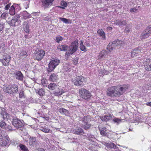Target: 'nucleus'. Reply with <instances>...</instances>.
Listing matches in <instances>:
<instances>
[{
	"instance_id": "obj_1",
	"label": "nucleus",
	"mask_w": 151,
	"mask_h": 151,
	"mask_svg": "<svg viewBox=\"0 0 151 151\" xmlns=\"http://www.w3.org/2000/svg\"><path fill=\"white\" fill-rule=\"evenodd\" d=\"M114 91L113 97H119L122 95L125 91L128 89V86L125 85H123L120 87L114 86Z\"/></svg>"
},
{
	"instance_id": "obj_2",
	"label": "nucleus",
	"mask_w": 151,
	"mask_h": 151,
	"mask_svg": "<svg viewBox=\"0 0 151 151\" xmlns=\"http://www.w3.org/2000/svg\"><path fill=\"white\" fill-rule=\"evenodd\" d=\"M123 42L119 40H117L113 42H110L107 47V48L109 50V52H111L116 47H119L122 46L123 44Z\"/></svg>"
},
{
	"instance_id": "obj_3",
	"label": "nucleus",
	"mask_w": 151,
	"mask_h": 151,
	"mask_svg": "<svg viewBox=\"0 0 151 151\" xmlns=\"http://www.w3.org/2000/svg\"><path fill=\"white\" fill-rule=\"evenodd\" d=\"M78 40H76L72 42L70 46L68 47L67 52L66 54L67 55H72L76 52L78 47Z\"/></svg>"
},
{
	"instance_id": "obj_4",
	"label": "nucleus",
	"mask_w": 151,
	"mask_h": 151,
	"mask_svg": "<svg viewBox=\"0 0 151 151\" xmlns=\"http://www.w3.org/2000/svg\"><path fill=\"white\" fill-rule=\"evenodd\" d=\"M4 91L10 94L16 93L18 91L17 86L15 84L8 85L4 88Z\"/></svg>"
},
{
	"instance_id": "obj_5",
	"label": "nucleus",
	"mask_w": 151,
	"mask_h": 151,
	"mask_svg": "<svg viewBox=\"0 0 151 151\" xmlns=\"http://www.w3.org/2000/svg\"><path fill=\"white\" fill-rule=\"evenodd\" d=\"M79 92L81 97L85 100L89 99L91 96L89 91L84 88H81L79 89Z\"/></svg>"
},
{
	"instance_id": "obj_6",
	"label": "nucleus",
	"mask_w": 151,
	"mask_h": 151,
	"mask_svg": "<svg viewBox=\"0 0 151 151\" xmlns=\"http://www.w3.org/2000/svg\"><path fill=\"white\" fill-rule=\"evenodd\" d=\"M60 62V61L59 60L53 59L49 64V67L47 68L48 71L49 72L52 71Z\"/></svg>"
},
{
	"instance_id": "obj_7",
	"label": "nucleus",
	"mask_w": 151,
	"mask_h": 151,
	"mask_svg": "<svg viewBox=\"0 0 151 151\" xmlns=\"http://www.w3.org/2000/svg\"><path fill=\"white\" fill-rule=\"evenodd\" d=\"M84 78L82 76H77L76 80L73 81V83L77 86H82L84 85Z\"/></svg>"
},
{
	"instance_id": "obj_8",
	"label": "nucleus",
	"mask_w": 151,
	"mask_h": 151,
	"mask_svg": "<svg viewBox=\"0 0 151 151\" xmlns=\"http://www.w3.org/2000/svg\"><path fill=\"white\" fill-rule=\"evenodd\" d=\"M151 35V25L147 27L144 30L140 36V38L143 40L147 38Z\"/></svg>"
},
{
	"instance_id": "obj_9",
	"label": "nucleus",
	"mask_w": 151,
	"mask_h": 151,
	"mask_svg": "<svg viewBox=\"0 0 151 151\" xmlns=\"http://www.w3.org/2000/svg\"><path fill=\"white\" fill-rule=\"evenodd\" d=\"M4 138V139H3V134L0 131V145L4 146L8 144L9 139V137L5 136Z\"/></svg>"
},
{
	"instance_id": "obj_10",
	"label": "nucleus",
	"mask_w": 151,
	"mask_h": 151,
	"mask_svg": "<svg viewBox=\"0 0 151 151\" xmlns=\"http://www.w3.org/2000/svg\"><path fill=\"white\" fill-rule=\"evenodd\" d=\"M11 57L6 53H4L2 58L0 59V61L1 62L3 65L4 66H7L9 65V63L10 59Z\"/></svg>"
},
{
	"instance_id": "obj_11",
	"label": "nucleus",
	"mask_w": 151,
	"mask_h": 151,
	"mask_svg": "<svg viewBox=\"0 0 151 151\" xmlns=\"http://www.w3.org/2000/svg\"><path fill=\"white\" fill-rule=\"evenodd\" d=\"M12 124L17 128H21L23 126V121L20 120L17 118H15L12 121Z\"/></svg>"
},
{
	"instance_id": "obj_12",
	"label": "nucleus",
	"mask_w": 151,
	"mask_h": 151,
	"mask_svg": "<svg viewBox=\"0 0 151 151\" xmlns=\"http://www.w3.org/2000/svg\"><path fill=\"white\" fill-rule=\"evenodd\" d=\"M21 22L20 20L17 18L12 19L11 21L8 22V23L11 26H16L19 25Z\"/></svg>"
},
{
	"instance_id": "obj_13",
	"label": "nucleus",
	"mask_w": 151,
	"mask_h": 151,
	"mask_svg": "<svg viewBox=\"0 0 151 151\" xmlns=\"http://www.w3.org/2000/svg\"><path fill=\"white\" fill-rule=\"evenodd\" d=\"M71 131L74 134L80 135H82L84 134L83 130L80 127L72 129Z\"/></svg>"
},
{
	"instance_id": "obj_14",
	"label": "nucleus",
	"mask_w": 151,
	"mask_h": 151,
	"mask_svg": "<svg viewBox=\"0 0 151 151\" xmlns=\"http://www.w3.org/2000/svg\"><path fill=\"white\" fill-rule=\"evenodd\" d=\"M45 54V51L40 50L36 53V59L38 61H39L42 58Z\"/></svg>"
},
{
	"instance_id": "obj_15",
	"label": "nucleus",
	"mask_w": 151,
	"mask_h": 151,
	"mask_svg": "<svg viewBox=\"0 0 151 151\" xmlns=\"http://www.w3.org/2000/svg\"><path fill=\"white\" fill-rule=\"evenodd\" d=\"M144 65L146 70L151 71V60L150 59H147Z\"/></svg>"
},
{
	"instance_id": "obj_16",
	"label": "nucleus",
	"mask_w": 151,
	"mask_h": 151,
	"mask_svg": "<svg viewBox=\"0 0 151 151\" xmlns=\"http://www.w3.org/2000/svg\"><path fill=\"white\" fill-rule=\"evenodd\" d=\"M54 0H42V3L43 6L45 8L49 7L51 6L52 2Z\"/></svg>"
},
{
	"instance_id": "obj_17",
	"label": "nucleus",
	"mask_w": 151,
	"mask_h": 151,
	"mask_svg": "<svg viewBox=\"0 0 151 151\" xmlns=\"http://www.w3.org/2000/svg\"><path fill=\"white\" fill-rule=\"evenodd\" d=\"M141 50L140 47H138L133 50L131 53L132 57H134L139 55L141 52Z\"/></svg>"
},
{
	"instance_id": "obj_18",
	"label": "nucleus",
	"mask_w": 151,
	"mask_h": 151,
	"mask_svg": "<svg viewBox=\"0 0 151 151\" xmlns=\"http://www.w3.org/2000/svg\"><path fill=\"white\" fill-rule=\"evenodd\" d=\"M14 76L16 78L20 81H22L23 78V76L21 72L19 71H15L14 72Z\"/></svg>"
},
{
	"instance_id": "obj_19",
	"label": "nucleus",
	"mask_w": 151,
	"mask_h": 151,
	"mask_svg": "<svg viewBox=\"0 0 151 151\" xmlns=\"http://www.w3.org/2000/svg\"><path fill=\"white\" fill-rule=\"evenodd\" d=\"M114 24L116 25H118L120 27L123 25L125 26L127 24L126 21L124 20L121 19V20H116L114 21Z\"/></svg>"
},
{
	"instance_id": "obj_20",
	"label": "nucleus",
	"mask_w": 151,
	"mask_h": 151,
	"mask_svg": "<svg viewBox=\"0 0 151 151\" xmlns=\"http://www.w3.org/2000/svg\"><path fill=\"white\" fill-rule=\"evenodd\" d=\"M3 110H1L0 112V117L2 118L4 120H7L8 117H9L8 114Z\"/></svg>"
},
{
	"instance_id": "obj_21",
	"label": "nucleus",
	"mask_w": 151,
	"mask_h": 151,
	"mask_svg": "<svg viewBox=\"0 0 151 151\" xmlns=\"http://www.w3.org/2000/svg\"><path fill=\"white\" fill-rule=\"evenodd\" d=\"M64 92V91L62 89H60L59 88L58 86V87L54 91L53 93L55 96H58L61 95Z\"/></svg>"
},
{
	"instance_id": "obj_22",
	"label": "nucleus",
	"mask_w": 151,
	"mask_h": 151,
	"mask_svg": "<svg viewBox=\"0 0 151 151\" xmlns=\"http://www.w3.org/2000/svg\"><path fill=\"white\" fill-rule=\"evenodd\" d=\"M114 86H111L108 88L106 91L107 95L113 97V95H114Z\"/></svg>"
},
{
	"instance_id": "obj_23",
	"label": "nucleus",
	"mask_w": 151,
	"mask_h": 151,
	"mask_svg": "<svg viewBox=\"0 0 151 151\" xmlns=\"http://www.w3.org/2000/svg\"><path fill=\"white\" fill-rule=\"evenodd\" d=\"M36 137H30L29 139V144L30 146H34L37 144Z\"/></svg>"
},
{
	"instance_id": "obj_24",
	"label": "nucleus",
	"mask_w": 151,
	"mask_h": 151,
	"mask_svg": "<svg viewBox=\"0 0 151 151\" xmlns=\"http://www.w3.org/2000/svg\"><path fill=\"white\" fill-rule=\"evenodd\" d=\"M29 25L27 22H24L23 23V28L24 31L27 33L29 32Z\"/></svg>"
},
{
	"instance_id": "obj_25",
	"label": "nucleus",
	"mask_w": 151,
	"mask_h": 151,
	"mask_svg": "<svg viewBox=\"0 0 151 151\" xmlns=\"http://www.w3.org/2000/svg\"><path fill=\"white\" fill-rule=\"evenodd\" d=\"M36 93L40 96H43L45 94V89L43 88L37 89L35 91Z\"/></svg>"
},
{
	"instance_id": "obj_26",
	"label": "nucleus",
	"mask_w": 151,
	"mask_h": 151,
	"mask_svg": "<svg viewBox=\"0 0 151 151\" xmlns=\"http://www.w3.org/2000/svg\"><path fill=\"white\" fill-rule=\"evenodd\" d=\"M59 112L62 114L66 116H69L70 113L67 110L63 108H60L59 109Z\"/></svg>"
},
{
	"instance_id": "obj_27",
	"label": "nucleus",
	"mask_w": 151,
	"mask_h": 151,
	"mask_svg": "<svg viewBox=\"0 0 151 151\" xmlns=\"http://www.w3.org/2000/svg\"><path fill=\"white\" fill-rule=\"evenodd\" d=\"M111 117V115L109 114L108 115H105L103 116L100 117V118L102 121L106 122L110 120Z\"/></svg>"
},
{
	"instance_id": "obj_28",
	"label": "nucleus",
	"mask_w": 151,
	"mask_h": 151,
	"mask_svg": "<svg viewBox=\"0 0 151 151\" xmlns=\"http://www.w3.org/2000/svg\"><path fill=\"white\" fill-rule=\"evenodd\" d=\"M57 48L61 51H65L68 50V47L65 45H59L58 47Z\"/></svg>"
},
{
	"instance_id": "obj_29",
	"label": "nucleus",
	"mask_w": 151,
	"mask_h": 151,
	"mask_svg": "<svg viewBox=\"0 0 151 151\" xmlns=\"http://www.w3.org/2000/svg\"><path fill=\"white\" fill-rule=\"evenodd\" d=\"M97 33L99 36H101L103 40H105L106 37L104 31L102 29H99L97 31Z\"/></svg>"
},
{
	"instance_id": "obj_30",
	"label": "nucleus",
	"mask_w": 151,
	"mask_h": 151,
	"mask_svg": "<svg viewBox=\"0 0 151 151\" xmlns=\"http://www.w3.org/2000/svg\"><path fill=\"white\" fill-rule=\"evenodd\" d=\"M58 86L56 84L54 83H51L49 84L48 88L50 90H55L58 87Z\"/></svg>"
},
{
	"instance_id": "obj_31",
	"label": "nucleus",
	"mask_w": 151,
	"mask_h": 151,
	"mask_svg": "<svg viewBox=\"0 0 151 151\" xmlns=\"http://www.w3.org/2000/svg\"><path fill=\"white\" fill-rule=\"evenodd\" d=\"M91 120V117L88 115L84 116L82 119V121L83 123L89 122Z\"/></svg>"
},
{
	"instance_id": "obj_32",
	"label": "nucleus",
	"mask_w": 151,
	"mask_h": 151,
	"mask_svg": "<svg viewBox=\"0 0 151 151\" xmlns=\"http://www.w3.org/2000/svg\"><path fill=\"white\" fill-rule=\"evenodd\" d=\"M84 124L83 125L82 127L85 130L89 129L91 127V124L89 122L84 123Z\"/></svg>"
},
{
	"instance_id": "obj_33",
	"label": "nucleus",
	"mask_w": 151,
	"mask_h": 151,
	"mask_svg": "<svg viewBox=\"0 0 151 151\" xmlns=\"http://www.w3.org/2000/svg\"><path fill=\"white\" fill-rule=\"evenodd\" d=\"M9 13L12 15H14L15 14V8L13 5L9 9Z\"/></svg>"
},
{
	"instance_id": "obj_34",
	"label": "nucleus",
	"mask_w": 151,
	"mask_h": 151,
	"mask_svg": "<svg viewBox=\"0 0 151 151\" xmlns=\"http://www.w3.org/2000/svg\"><path fill=\"white\" fill-rule=\"evenodd\" d=\"M57 78V76L55 74L53 73L52 74L50 77V80L52 81H54Z\"/></svg>"
},
{
	"instance_id": "obj_35",
	"label": "nucleus",
	"mask_w": 151,
	"mask_h": 151,
	"mask_svg": "<svg viewBox=\"0 0 151 151\" xmlns=\"http://www.w3.org/2000/svg\"><path fill=\"white\" fill-rule=\"evenodd\" d=\"M40 129L43 132L45 133L49 132L50 130L49 128H48L46 126H45L44 127H41Z\"/></svg>"
},
{
	"instance_id": "obj_36",
	"label": "nucleus",
	"mask_w": 151,
	"mask_h": 151,
	"mask_svg": "<svg viewBox=\"0 0 151 151\" xmlns=\"http://www.w3.org/2000/svg\"><path fill=\"white\" fill-rule=\"evenodd\" d=\"M106 129L105 127H103L101 129H100V131L101 134L103 136H105L106 135Z\"/></svg>"
},
{
	"instance_id": "obj_37",
	"label": "nucleus",
	"mask_w": 151,
	"mask_h": 151,
	"mask_svg": "<svg viewBox=\"0 0 151 151\" xmlns=\"http://www.w3.org/2000/svg\"><path fill=\"white\" fill-rule=\"evenodd\" d=\"M80 49L82 51L86 52L87 51L85 46L83 45L82 41H81V43L80 44Z\"/></svg>"
},
{
	"instance_id": "obj_38",
	"label": "nucleus",
	"mask_w": 151,
	"mask_h": 151,
	"mask_svg": "<svg viewBox=\"0 0 151 151\" xmlns=\"http://www.w3.org/2000/svg\"><path fill=\"white\" fill-rule=\"evenodd\" d=\"M41 83L44 87H46L48 84L47 81L46 79L43 78L41 81Z\"/></svg>"
},
{
	"instance_id": "obj_39",
	"label": "nucleus",
	"mask_w": 151,
	"mask_h": 151,
	"mask_svg": "<svg viewBox=\"0 0 151 151\" xmlns=\"http://www.w3.org/2000/svg\"><path fill=\"white\" fill-rule=\"evenodd\" d=\"M19 147L21 150L23 151H28V150L27 147L21 144L19 145Z\"/></svg>"
},
{
	"instance_id": "obj_40",
	"label": "nucleus",
	"mask_w": 151,
	"mask_h": 151,
	"mask_svg": "<svg viewBox=\"0 0 151 151\" xmlns=\"http://www.w3.org/2000/svg\"><path fill=\"white\" fill-rule=\"evenodd\" d=\"M23 16L25 18H27L30 17V15L26 11L23 12Z\"/></svg>"
},
{
	"instance_id": "obj_41",
	"label": "nucleus",
	"mask_w": 151,
	"mask_h": 151,
	"mask_svg": "<svg viewBox=\"0 0 151 151\" xmlns=\"http://www.w3.org/2000/svg\"><path fill=\"white\" fill-rule=\"evenodd\" d=\"M108 145V147L109 148H115L116 147V146L113 143H109V144L107 145Z\"/></svg>"
},
{
	"instance_id": "obj_42",
	"label": "nucleus",
	"mask_w": 151,
	"mask_h": 151,
	"mask_svg": "<svg viewBox=\"0 0 151 151\" xmlns=\"http://www.w3.org/2000/svg\"><path fill=\"white\" fill-rule=\"evenodd\" d=\"M59 19L66 24L69 23V22L68 21L69 20L66 18H64L60 17Z\"/></svg>"
},
{
	"instance_id": "obj_43",
	"label": "nucleus",
	"mask_w": 151,
	"mask_h": 151,
	"mask_svg": "<svg viewBox=\"0 0 151 151\" xmlns=\"http://www.w3.org/2000/svg\"><path fill=\"white\" fill-rule=\"evenodd\" d=\"M8 14L6 12H4L1 16V18L2 19H5L8 16Z\"/></svg>"
},
{
	"instance_id": "obj_44",
	"label": "nucleus",
	"mask_w": 151,
	"mask_h": 151,
	"mask_svg": "<svg viewBox=\"0 0 151 151\" xmlns=\"http://www.w3.org/2000/svg\"><path fill=\"white\" fill-rule=\"evenodd\" d=\"M113 120L115 123H116L117 124H119L122 122V119H119L116 118H115L113 119Z\"/></svg>"
},
{
	"instance_id": "obj_45",
	"label": "nucleus",
	"mask_w": 151,
	"mask_h": 151,
	"mask_svg": "<svg viewBox=\"0 0 151 151\" xmlns=\"http://www.w3.org/2000/svg\"><path fill=\"white\" fill-rule=\"evenodd\" d=\"M6 125V124L3 120H0V126L1 127H4Z\"/></svg>"
},
{
	"instance_id": "obj_46",
	"label": "nucleus",
	"mask_w": 151,
	"mask_h": 151,
	"mask_svg": "<svg viewBox=\"0 0 151 151\" xmlns=\"http://www.w3.org/2000/svg\"><path fill=\"white\" fill-rule=\"evenodd\" d=\"M56 42H59L60 41H61L63 39V38L60 36H58L56 37Z\"/></svg>"
},
{
	"instance_id": "obj_47",
	"label": "nucleus",
	"mask_w": 151,
	"mask_h": 151,
	"mask_svg": "<svg viewBox=\"0 0 151 151\" xmlns=\"http://www.w3.org/2000/svg\"><path fill=\"white\" fill-rule=\"evenodd\" d=\"M61 5L62 6L66 7L67 6V3L66 2L64 1H62L61 2Z\"/></svg>"
},
{
	"instance_id": "obj_48",
	"label": "nucleus",
	"mask_w": 151,
	"mask_h": 151,
	"mask_svg": "<svg viewBox=\"0 0 151 151\" xmlns=\"http://www.w3.org/2000/svg\"><path fill=\"white\" fill-rule=\"evenodd\" d=\"M27 53L26 52V51L24 50H22V51L21 52V54L22 55H26Z\"/></svg>"
},
{
	"instance_id": "obj_49",
	"label": "nucleus",
	"mask_w": 151,
	"mask_h": 151,
	"mask_svg": "<svg viewBox=\"0 0 151 151\" xmlns=\"http://www.w3.org/2000/svg\"><path fill=\"white\" fill-rule=\"evenodd\" d=\"M19 96L20 98H22L24 96V92L23 91H22L19 93Z\"/></svg>"
},
{
	"instance_id": "obj_50",
	"label": "nucleus",
	"mask_w": 151,
	"mask_h": 151,
	"mask_svg": "<svg viewBox=\"0 0 151 151\" xmlns=\"http://www.w3.org/2000/svg\"><path fill=\"white\" fill-rule=\"evenodd\" d=\"M137 10V9L135 8H132L130 10V12H132L136 13Z\"/></svg>"
},
{
	"instance_id": "obj_51",
	"label": "nucleus",
	"mask_w": 151,
	"mask_h": 151,
	"mask_svg": "<svg viewBox=\"0 0 151 151\" xmlns=\"http://www.w3.org/2000/svg\"><path fill=\"white\" fill-rule=\"evenodd\" d=\"M88 136L89 139L92 138L94 139L95 138L94 136L93 135H92L91 134H90L88 135Z\"/></svg>"
},
{
	"instance_id": "obj_52",
	"label": "nucleus",
	"mask_w": 151,
	"mask_h": 151,
	"mask_svg": "<svg viewBox=\"0 0 151 151\" xmlns=\"http://www.w3.org/2000/svg\"><path fill=\"white\" fill-rule=\"evenodd\" d=\"M10 6V5L9 4H8L6 5L5 6V8H4L5 10H7L9 8Z\"/></svg>"
},
{
	"instance_id": "obj_53",
	"label": "nucleus",
	"mask_w": 151,
	"mask_h": 151,
	"mask_svg": "<svg viewBox=\"0 0 151 151\" xmlns=\"http://www.w3.org/2000/svg\"><path fill=\"white\" fill-rule=\"evenodd\" d=\"M131 28L129 27L128 26H127L126 28L125 29V31L126 32H129Z\"/></svg>"
},
{
	"instance_id": "obj_54",
	"label": "nucleus",
	"mask_w": 151,
	"mask_h": 151,
	"mask_svg": "<svg viewBox=\"0 0 151 151\" xmlns=\"http://www.w3.org/2000/svg\"><path fill=\"white\" fill-rule=\"evenodd\" d=\"M73 62L75 64H76L78 63V59L76 58L73 60Z\"/></svg>"
},
{
	"instance_id": "obj_55",
	"label": "nucleus",
	"mask_w": 151,
	"mask_h": 151,
	"mask_svg": "<svg viewBox=\"0 0 151 151\" xmlns=\"http://www.w3.org/2000/svg\"><path fill=\"white\" fill-rule=\"evenodd\" d=\"M103 53V54L101 56V57L102 58L104 56V55L106 53V52L105 50H103L101 52V53Z\"/></svg>"
},
{
	"instance_id": "obj_56",
	"label": "nucleus",
	"mask_w": 151,
	"mask_h": 151,
	"mask_svg": "<svg viewBox=\"0 0 151 151\" xmlns=\"http://www.w3.org/2000/svg\"><path fill=\"white\" fill-rule=\"evenodd\" d=\"M37 151H45V150L43 148H39L37 150Z\"/></svg>"
},
{
	"instance_id": "obj_57",
	"label": "nucleus",
	"mask_w": 151,
	"mask_h": 151,
	"mask_svg": "<svg viewBox=\"0 0 151 151\" xmlns=\"http://www.w3.org/2000/svg\"><path fill=\"white\" fill-rule=\"evenodd\" d=\"M107 28L108 30H111L112 29V28L111 27H109Z\"/></svg>"
},
{
	"instance_id": "obj_58",
	"label": "nucleus",
	"mask_w": 151,
	"mask_h": 151,
	"mask_svg": "<svg viewBox=\"0 0 151 151\" xmlns=\"http://www.w3.org/2000/svg\"><path fill=\"white\" fill-rule=\"evenodd\" d=\"M8 128L9 130H12V127L10 126H8Z\"/></svg>"
},
{
	"instance_id": "obj_59",
	"label": "nucleus",
	"mask_w": 151,
	"mask_h": 151,
	"mask_svg": "<svg viewBox=\"0 0 151 151\" xmlns=\"http://www.w3.org/2000/svg\"><path fill=\"white\" fill-rule=\"evenodd\" d=\"M147 106H151V102H147Z\"/></svg>"
},
{
	"instance_id": "obj_60",
	"label": "nucleus",
	"mask_w": 151,
	"mask_h": 151,
	"mask_svg": "<svg viewBox=\"0 0 151 151\" xmlns=\"http://www.w3.org/2000/svg\"><path fill=\"white\" fill-rule=\"evenodd\" d=\"M109 143H106L105 142H104V145L105 146H106V147H108V145H107V144H109Z\"/></svg>"
},
{
	"instance_id": "obj_61",
	"label": "nucleus",
	"mask_w": 151,
	"mask_h": 151,
	"mask_svg": "<svg viewBox=\"0 0 151 151\" xmlns=\"http://www.w3.org/2000/svg\"><path fill=\"white\" fill-rule=\"evenodd\" d=\"M86 45L87 47H89L90 46V44H89V43H87Z\"/></svg>"
},
{
	"instance_id": "obj_62",
	"label": "nucleus",
	"mask_w": 151,
	"mask_h": 151,
	"mask_svg": "<svg viewBox=\"0 0 151 151\" xmlns=\"http://www.w3.org/2000/svg\"><path fill=\"white\" fill-rule=\"evenodd\" d=\"M61 8L63 9H64V7H61Z\"/></svg>"
}]
</instances>
